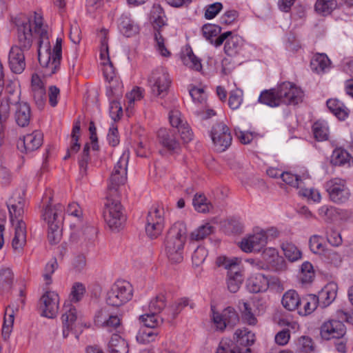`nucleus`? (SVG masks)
Returning a JSON list of instances; mask_svg holds the SVG:
<instances>
[{
    "label": "nucleus",
    "mask_w": 353,
    "mask_h": 353,
    "mask_svg": "<svg viewBox=\"0 0 353 353\" xmlns=\"http://www.w3.org/2000/svg\"><path fill=\"white\" fill-rule=\"evenodd\" d=\"M20 90L17 83L8 81L6 83L5 88V94L3 98L8 99L13 105L19 103L20 101Z\"/></svg>",
    "instance_id": "f704fd0d"
},
{
    "label": "nucleus",
    "mask_w": 353,
    "mask_h": 353,
    "mask_svg": "<svg viewBox=\"0 0 353 353\" xmlns=\"http://www.w3.org/2000/svg\"><path fill=\"white\" fill-rule=\"evenodd\" d=\"M212 321L216 328L221 331L226 327H234L239 321V315L232 307L224 309L221 314L213 312Z\"/></svg>",
    "instance_id": "2eb2a0df"
},
{
    "label": "nucleus",
    "mask_w": 353,
    "mask_h": 353,
    "mask_svg": "<svg viewBox=\"0 0 353 353\" xmlns=\"http://www.w3.org/2000/svg\"><path fill=\"white\" fill-rule=\"evenodd\" d=\"M345 333L346 327L344 323L340 321L333 320L332 318L325 321L320 329L321 336L325 340L340 339L343 337Z\"/></svg>",
    "instance_id": "dca6fc26"
},
{
    "label": "nucleus",
    "mask_w": 353,
    "mask_h": 353,
    "mask_svg": "<svg viewBox=\"0 0 353 353\" xmlns=\"http://www.w3.org/2000/svg\"><path fill=\"white\" fill-rule=\"evenodd\" d=\"M16 106L14 119L19 126L26 127L28 125L31 118V110L26 102H19L14 104Z\"/></svg>",
    "instance_id": "cd10ccee"
},
{
    "label": "nucleus",
    "mask_w": 353,
    "mask_h": 353,
    "mask_svg": "<svg viewBox=\"0 0 353 353\" xmlns=\"http://www.w3.org/2000/svg\"><path fill=\"white\" fill-rule=\"evenodd\" d=\"M234 339L238 347H250L255 341V335L248 329H238L234 332Z\"/></svg>",
    "instance_id": "c756f323"
},
{
    "label": "nucleus",
    "mask_w": 353,
    "mask_h": 353,
    "mask_svg": "<svg viewBox=\"0 0 353 353\" xmlns=\"http://www.w3.org/2000/svg\"><path fill=\"white\" fill-rule=\"evenodd\" d=\"M119 29L126 37H130L138 32L139 28L128 14H123L119 20Z\"/></svg>",
    "instance_id": "c85d7f7f"
},
{
    "label": "nucleus",
    "mask_w": 353,
    "mask_h": 353,
    "mask_svg": "<svg viewBox=\"0 0 353 353\" xmlns=\"http://www.w3.org/2000/svg\"><path fill=\"white\" fill-rule=\"evenodd\" d=\"M18 39L19 46H17L21 48L23 52L28 50L32 46V28L29 19L19 26Z\"/></svg>",
    "instance_id": "b1692460"
},
{
    "label": "nucleus",
    "mask_w": 353,
    "mask_h": 353,
    "mask_svg": "<svg viewBox=\"0 0 353 353\" xmlns=\"http://www.w3.org/2000/svg\"><path fill=\"white\" fill-rule=\"evenodd\" d=\"M85 292V286L81 283H75L70 293V301L77 303L79 301Z\"/></svg>",
    "instance_id": "680f3d73"
},
{
    "label": "nucleus",
    "mask_w": 353,
    "mask_h": 353,
    "mask_svg": "<svg viewBox=\"0 0 353 353\" xmlns=\"http://www.w3.org/2000/svg\"><path fill=\"white\" fill-rule=\"evenodd\" d=\"M43 143V134L39 131H34L26 134L17 143V148H22L26 152H30L37 150Z\"/></svg>",
    "instance_id": "4be33fe9"
},
{
    "label": "nucleus",
    "mask_w": 353,
    "mask_h": 353,
    "mask_svg": "<svg viewBox=\"0 0 353 353\" xmlns=\"http://www.w3.org/2000/svg\"><path fill=\"white\" fill-rule=\"evenodd\" d=\"M101 49H100V58L103 62H111L109 57L108 45L107 39V30L103 29L101 32Z\"/></svg>",
    "instance_id": "5fc2aeb1"
},
{
    "label": "nucleus",
    "mask_w": 353,
    "mask_h": 353,
    "mask_svg": "<svg viewBox=\"0 0 353 353\" xmlns=\"http://www.w3.org/2000/svg\"><path fill=\"white\" fill-rule=\"evenodd\" d=\"M271 231L265 232L260 230L250 235L248 238L243 239L240 243L241 250L245 252L260 251L268 242V234L267 232Z\"/></svg>",
    "instance_id": "4468645a"
},
{
    "label": "nucleus",
    "mask_w": 353,
    "mask_h": 353,
    "mask_svg": "<svg viewBox=\"0 0 353 353\" xmlns=\"http://www.w3.org/2000/svg\"><path fill=\"white\" fill-rule=\"evenodd\" d=\"M207 255V250L204 247L198 246L192 256L194 264L196 266L201 265L205 260Z\"/></svg>",
    "instance_id": "338daca9"
},
{
    "label": "nucleus",
    "mask_w": 353,
    "mask_h": 353,
    "mask_svg": "<svg viewBox=\"0 0 353 353\" xmlns=\"http://www.w3.org/2000/svg\"><path fill=\"white\" fill-rule=\"evenodd\" d=\"M151 19L154 26L161 28L165 25V15L163 8L159 5H154L151 10Z\"/></svg>",
    "instance_id": "de8ad7c7"
},
{
    "label": "nucleus",
    "mask_w": 353,
    "mask_h": 353,
    "mask_svg": "<svg viewBox=\"0 0 353 353\" xmlns=\"http://www.w3.org/2000/svg\"><path fill=\"white\" fill-rule=\"evenodd\" d=\"M216 353H243V350L232 340L225 338L220 341Z\"/></svg>",
    "instance_id": "4c0bfd02"
},
{
    "label": "nucleus",
    "mask_w": 353,
    "mask_h": 353,
    "mask_svg": "<svg viewBox=\"0 0 353 353\" xmlns=\"http://www.w3.org/2000/svg\"><path fill=\"white\" fill-rule=\"evenodd\" d=\"M24 192L15 191L7 202L10 221L14 229V236L12 241V247L17 254H21L26 243V224L22 219L24 212Z\"/></svg>",
    "instance_id": "f03ea898"
},
{
    "label": "nucleus",
    "mask_w": 353,
    "mask_h": 353,
    "mask_svg": "<svg viewBox=\"0 0 353 353\" xmlns=\"http://www.w3.org/2000/svg\"><path fill=\"white\" fill-rule=\"evenodd\" d=\"M243 102V91L240 89L232 90L230 93L228 105L232 110L238 109Z\"/></svg>",
    "instance_id": "864d4df0"
},
{
    "label": "nucleus",
    "mask_w": 353,
    "mask_h": 353,
    "mask_svg": "<svg viewBox=\"0 0 353 353\" xmlns=\"http://www.w3.org/2000/svg\"><path fill=\"white\" fill-rule=\"evenodd\" d=\"M108 350L110 353H128V343L121 336L114 334L108 343Z\"/></svg>",
    "instance_id": "473e14b6"
},
{
    "label": "nucleus",
    "mask_w": 353,
    "mask_h": 353,
    "mask_svg": "<svg viewBox=\"0 0 353 353\" xmlns=\"http://www.w3.org/2000/svg\"><path fill=\"white\" fill-rule=\"evenodd\" d=\"M192 204L196 211L205 213L210 211L212 205L207 202L205 196L203 194H195Z\"/></svg>",
    "instance_id": "8fccbe9b"
},
{
    "label": "nucleus",
    "mask_w": 353,
    "mask_h": 353,
    "mask_svg": "<svg viewBox=\"0 0 353 353\" xmlns=\"http://www.w3.org/2000/svg\"><path fill=\"white\" fill-rule=\"evenodd\" d=\"M210 135L215 150L219 152L225 151L231 145L232 139L230 130L223 123L214 124Z\"/></svg>",
    "instance_id": "9b49d317"
},
{
    "label": "nucleus",
    "mask_w": 353,
    "mask_h": 353,
    "mask_svg": "<svg viewBox=\"0 0 353 353\" xmlns=\"http://www.w3.org/2000/svg\"><path fill=\"white\" fill-rule=\"evenodd\" d=\"M303 92L290 82H284L276 88L261 92L259 101L270 107L281 104L295 105L301 101Z\"/></svg>",
    "instance_id": "7ed1b4c3"
},
{
    "label": "nucleus",
    "mask_w": 353,
    "mask_h": 353,
    "mask_svg": "<svg viewBox=\"0 0 353 353\" xmlns=\"http://www.w3.org/2000/svg\"><path fill=\"white\" fill-rule=\"evenodd\" d=\"M213 230L214 228L210 223L202 225L191 233V239L195 241L203 240L210 235Z\"/></svg>",
    "instance_id": "09e8293b"
},
{
    "label": "nucleus",
    "mask_w": 353,
    "mask_h": 353,
    "mask_svg": "<svg viewBox=\"0 0 353 353\" xmlns=\"http://www.w3.org/2000/svg\"><path fill=\"white\" fill-rule=\"evenodd\" d=\"M122 210V205L119 201L108 197L103 216L112 230H119L123 226L125 217Z\"/></svg>",
    "instance_id": "6e6552de"
},
{
    "label": "nucleus",
    "mask_w": 353,
    "mask_h": 353,
    "mask_svg": "<svg viewBox=\"0 0 353 353\" xmlns=\"http://www.w3.org/2000/svg\"><path fill=\"white\" fill-rule=\"evenodd\" d=\"M157 139L159 143L169 152H177L180 149L176 130L161 128L157 132Z\"/></svg>",
    "instance_id": "6ab92c4d"
},
{
    "label": "nucleus",
    "mask_w": 353,
    "mask_h": 353,
    "mask_svg": "<svg viewBox=\"0 0 353 353\" xmlns=\"http://www.w3.org/2000/svg\"><path fill=\"white\" fill-rule=\"evenodd\" d=\"M190 306L191 309L194 307V303L187 298H182L172 307V318L174 319L181 312L183 308Z\"/></svg>",
    "instance_id": "774afa93"
},
{
    "label": "nucleus",
    "mask_w": 353,
    "mask_h": 353,
    "mask_svg": "<svg viewBox=\"0 0 353 353\" xmlns=\"http://www.w3.org/2000/svg\"><path fill=\"white\" fill-rule=\"evenodd\" d=\"M64 216V207L61 204H57L52 206L48 204L42 214V216L45 221L47 222L48 226L54 225H62Z\"/></svg>",
    "instance_id": "412c9836"
},
{
    "label": "nucleus",
    "mask_w": 353,
    "mask_h": 353,
    "mask_svg": "<svg viewBox=\"0 0 353 353\" xmlns=\"http://www.w3.org/2000/svg\"><path fill=\"white\" fill-rule=\"evenodd\" d=\"M95 323L111 330L119 327L121 320L117 315L114 314L109 307L105 306L98 310L94 316Z\"/></svg>",
    "instance_id": "a211bd4d"
},
{
    "label": "nucleus",
    "mask_w": 353,
    "mask_h": 353,
    "mask_svg": "<svg viewBox=\"0 0 353 353\" xmlns=\"http://www.w3.org/2000/svg\"><path fill=\"white\" fill-rule=\"evenodd\" d=\"M63 313L61 316L63 323V337L67 338L70 331L72 330L74 325L77 319L76 308L69 302H65L63 308Z\"/></svg>",
    "instance_id": "aec40b11"
},
{
    "label": "nucleus",
    "mask_w": 353,
    "mask_h": 353,
    "mask_svg": "<svg viewBox=\"0 0 353 353\" xmlns=\"http://www.w3.org/2000/svg\"><path fill=\"white\" fill-rule=\"evenodd\" d=\"M281 178L285 183L292 187L301 188L303 179L298 175L289 172H283L281 174Z\"/></svg>",
    "instance_id": "6e6d98bb"
},
{
    "label": "nucleus",
    "mask_w": 353,
    "mask_h": 353,
    "mask_svg": "<svg viewBox=\"0 0 353 353\" xmlns=\"http://www.w3.org/2000/svg\"><path fill=\"white\" fill-rule=\"evenodd\" d=\"M59 295L54 292H46L41 298V309L43 316L54 318L59 310Z\"/></svg>",
    "instance_id": "f3484780"
},
{
    "label": "nucleus",
    "mask_w": 353,
    "mask_h": 353,
    "mask_svg": "<svg viewBox=\"0 0 353 353\" xmlns=\"http://www.w3.org/2000/svg\"><path fill=\"white\" fill-rule=\"evenodd\" d=\"M80 121H77L72 128L71 134L70 146L67 149L65 156L63 157L64 160L69 159L72 154H76L80 149L81 145L79 143V134L80 132Z\"/></svg>",
    "instance_id": "2f4dec72"
},
{
    "label": "nucleus",
    "mask_w": 353,
    "mask_h": 353,
    "mask_svg": "<svg viewBox=\"0 0 353 353\" xmlns=\"http://www.w3.org/2000/svg\"><path fill=\"white\" fill-rule=\"evenodd\" d=\"M322 256L324 257L328 263L336 267L339 266L343 261L342 255L332 249L327 248Z\"/></svg>",
    "instance_id": "bf43d9fd"
},
{
    "label": "nucleus",
    "mask_w": 353,
    "mask_h": 353,
    "mask_svg": "<svg viewBox=\"0 0 353 353\" xmlns=\"http://www.w3.org/2000/svg\"><path fill=\"white\" fill-rule=\"evenodd\" d=\"M14 282V274L10 268H0V290H9Z\"/></svg>",
    "instance_id": "c9c22d12"
},
{
    "label": "nucleus",
    "mask_w": 353,
    "mask_h": 353,
    "mask_svg": "<svg viewBox=\"0 0 353 353\" xmlns=\"http://www.w3.org/2000/svg\"><path fill=\"white\" fill-rule=\"evenodd\" d=\"M216 264L219 267H223L227 270L226 283L228 290L232 293L236 292L243 281L239 259L219 256L216 259Z\"/></svg>",
    "instance_id": "39448f33"
},
{
    "label": "nucleus",
    "mask_w": 353,
    "mask_h": 353,
    "mask_svg": "<svg viewBox=\"0 0 353 353\" xmlns=\"http://www.w3.org/2000/svg\"><path fill=\"white\" fill-rule=\"evenodd\" d=\"M202 31L205 38L214 45L215 39L219 37L221 28L215 24H206L203 26Z\"/></svg>",
    "instance_id": "c03bdc74"
},
{
    "label": "nucleus",
    "mask_w": 353,
    "mask_h": 353,
    "mask_svg": "<svg viewBox=\"0 0 353 353\" xmlns=\"http://www.w3.org/2000/svg\"><path fill=\"white\" fill-rule=\"evenodd\" d=\"M301 270L303 274V276L301 278L303 282H311L314 276L313 266L312 263L308 261L304 262L301 266Z\"/></svg>",
    "instance_id": "69168bd1"
},
{
    "label": "nucleus",
    "mask_w": 353,
    "mask_h": 353,
    "mask_svg": "<svg viewBox=\"0 0 353 353\" xmlns=\"http://www.w3.org/2000/svg\"><path fill=\"white\" fill-rule=\"evenodd\" d=\"M331 61L324 53H316L313 56L310 61L311 70L318 74H323L327 72L331 68Z\"/></svg>",
    "instance_id": "bb28decb"
},
{
    "label": "nucleus",
    "mask_w": 353,
    "mask_h": 353,
    "mask_svg": "<svg viewBox=\"0 0 353 353\" xmlns=\"http://www.w3.org/2000/svg\"><path fill=\"white\" fill-rule=\"evenodd\" d=\"M282 304L285 309L293 311L301 304V299L295 290H291L283 294Z\"/></svg>",
    "instance_id": "72a5a7b5"
},
{
    "label": "nucleus",
    "mask_w": 353,
    "mask_h": 353,
    "mask_svg": "<svg viewBox=\"0 0 353 353\" xmlns=\"http://www.w3.org/2000/svg\"><path fill=\"white\" fill-rule=\"evenodd\" d=\"M183 61L185 65L194 70L200 71L202 68L201 60L194 54L191 50L183 57Z\"/></svg>",
    "instance_id": "603ef678"
},
{
    "label": "nucleus",
    "mask_w": 353,
    "mask_h": 353,
    "mask_svg": "<svg viewBox=\"0 0 353 353\" xmlns=\"http://www.w3.org/2000/svg\"><path fill=\"white\" fill-rule=\"evenodd\" d=\"M164 208L157 204L150 209L147 216L145 232L150 239L157 238L164 228Z\"/></svg>",
    "instance_id": "1a4fd4ad"
},
{
    "label": "nucleus",
    "mask_w": 353,
    "mask_h": 353,
    "mask_svg": "<svg viewBox=\"0 0 353 353\" xmlns=\"http://www.w3.org/2000/svg\"><path fill=\"white\" fill-rule=\"evenodd\" d=\"M34 32L39 36L38 59L40 65L46 68V75L54 74L59 68L61 59L62 39L57 38L52 51L50 50L48 32L43 26L41 17L34 12Z\"/></svg>",
    "instance_id": "f257e3e1"
},
{
    "label": "nucleus",
    "mask_w": 353,
    "mask_h": 353,
    "mask_svg": "<svg viewBox=\"0 0 353 353\" xmlns=\"http://www.w3.org/2000/svg\"><path fill=\"white\" fill-rule=\"evenodd\" d=\"M97 234V230L92 226H86L81 232L79 242L81 245L88 247L91 245Z\"/></svg>",
    "instance_id": "a18cd8bd"
},
{
    "label": "nucleus",
    "mask_w": 353,
    "mask_h": 353,
    "mask_svg": "<svg viewBox=\"0 0 353 353\" xmlns=\"http://www.w3.org/2000/svg\"><path fill=\"white\" fill-rule=\"evenodd\" d=\"M154 40L156 42L157 50L163 57L170 55V52L165 46V40L159 30L154 32Z\"/></svg>",
    "instance_id": "e2e57ef3"
},
{
    "label": "nucleus",
    "mask_w": 353,
    "mask_h": 353,
    "mask_svg": "<svg viewBox=\"0 0 353 353\" xmlns=\"http://www.w3.org/2000/svg\"><path fill=\"white\" fill-rule=\"evenodd\" d=\"M12 105L10 100L3 98L0 103V125H2L10 117V106Z\"/></svg>",
    "instance_id": "0e129e2a"
},
{
    "label": "nucleus",
    "mask_w": 353,
    "mask_h": 353,
    "mask_svg": "<svg viewBox=\"0 0 353 353\" xmlns=\"http://www.w3.org/2000/svg\"><path fill=\"white\" fill-rule=\"evenodd\" d=\"M312 131L317 141H323L328 139L329 128L327 122L325 121L315 122L312 126Z\"/></svg>",
    "instance_id": "e433bc0d"
},
{
    "label": "nucleus",
    "mask_w": 353,
    "mask_h": 353,
    "mask_svg": "<svg viewBox=\"0 0 353 353\" xmlns=\"http://www.w3.org/2000/svg\"><path fill=\"white\" fill-rule=\"evenodd\" d=\"M282 249L285 256L291 262L296 261L301 258V252L294 244H283Z\"/></svg>",
    "instance_id": "49530a36"
},
{
    "label": "nucleus",
    "mask_w": 353,
    "mask_h": 353,
    "mask_svg": "<svg viewBox=\"0 0 353 353\" xmlns=\"http://www.w3.org/2000/svg\"><path fill=\"white\" fill-rule=\"evenodd\" d=\"M151 93L156 97H164L171 84V79L167 70L160 67L154 70L148 78Z\"/></svg>",
    "instance_id": "0eeeda50"
},
{
    "label": "nucleus",
    "mask_w": 353,
    "mask_h": 353,
    "mask_svg": "<svg viewBox=\"0 0 353 353\" xmlns=\"http://www.w3.org/2000/svg\"><path fill=\"white\" fill-rule=\"evenodd\" d=\"M337 6L336 0H316L315 10L323 15L330 14Z\"/></svg>",
    "instance_id": "58836bf2"
},
{
    "label": "nucleus",
    "mask_w": 353,
    "mask_h": 353,
    "mask_svg": "<svg viewBox=\"0 0 353 353\" xmlns=\"http://www.w3.org/2000/svg\"><path fill=\"white\" fill-rule=\"evenodd\" d=\"M128 158V154L124 152L114 167L108 185V190L112 194L116 192L119 187L124 184L127 180Z\"/></svg>",
    "instance_id": "9d476101"
},
{
    "label": "nucleus",
    "mask_w": 353,
    "mask_h": 353,
    "mask_svg": "<svg viewBox=\"0 0 353 353\" xmlns=\"http://www.w3.org/2000/svg\"><path fill=\"white\" fill-rule=\"evenodd\" d=\"M8 63L10 70L16 74H21L26 68L25 55L21 48L13 46L9 53Z\"/></svg>",
    "instance_id": "5701e85b"
},
{
    "label": "nucleus",
    "mask_w": 353,
    "mask_h": 353,
    "mask_svg": "<svg viewBox=\"0 0 353 353\" xmlns=\"http://www.w3.org/2000/svg\"><path fill=\"white\" fill-rule=\"evenodd\" d=\"M139 320L143 323V327L150 329H154L162 324L163 319L152 312L146 313L141 315Z\"/></svg>",
    "instance_id": "ea45409f"
},
{
    "label": "nucleus",
    "mask_w": 353,
    "mask_h": 353,
    "mask_svg": "<svg viewBox=\"0 0 353 353\" xmlns=\"http://www.w3.org/2000/svg\"><path fill=\"white\" fill-rule=\"evenodd\" d=\"M309 246L310 250L314 254H319L321 256L327 249L325 248V245L323 243V239L322 236L316 234L310 236L309 239Z\"/></svg>",
    "instance_id": "a19ab883"
},
{
    "label": "nucleus",
    "mask_w": 353,
    "mask_h": 353,
    "mask_svg": "<svg viewBox=\"0 0 353 353\" xmlns=\"http://www.w3.org/2000/svg\"><path fill=\"white\" fill-rule=\"evenodd\" d=\"M327 106L339 120L344 121L349 114V110L340 101L336 99H330L327 101Z\"/></svg>",
    "instance_id": "7c9ffc66"
},
{
    "label": "nucleus",
    "mask_w": 353,
    "mask_h": 353,
    "mask_svg": "<svg viewBox=\"0 0 353 353\" xmlns=\"http://www.w3.org/2000/svg\"><path fill=\"white\" fill-rule=\"evenodd\" d=\"M61 225L48 226V239L51 244L58 243L61 238Z\"/></svg>",
    "instance_id": "4d7b16f0"
},
{
    "label": "nucleus",
    "mask_w": 353,
    "mask_h": 353,
    "mask_svg": "<svg viewBox=\"0 0 353 353\" xmlns=\"http://www.w3.org/2000/svg\"><path fill=\"white\" fill-rule=\"evenodd\" d=\"M269 288V280L263 274H252L247 281V288L252 293L265 292Z\"/></svg>",
    "instance_id": "a878e982"
},
{
    "label": "nucleus",
    "mask_w": 353,
    "mask_h": 353,
    "mask_svg": "<svg viewBox=\"0 0 353 353\" xmlns=\"http://www.w3.org/2000/svg\"><path fill=\"white\" fill-rule=\"evenodd\" d=\"M157 335L158 332L153 329L141 327L139 330L136 338L139 343L142 344H147L154 341Z\"/></svg>",
    "instance_id": "37998d69"
},
{
    "label": "nucleus",
    "mask_w": 353,
    "mask_h": 353,
    "mask_svg": "<svg viewBox=\"0 0 353 353\" xmlns=\"http://www.w3.org/2000/svg\"><path fill=\"white\" fill-rule=\"evenodd\" d=\"M337 292V285L335 283H330L319 292L316 297L318 298L319 306L326 307L330 305L336 299Z\"/></svg>",
    "instance_id": "393cba45"
},
{
    "label": "nucleus",
    "mask_w": 353,
    "mask_h": 353,
    "mask_svg": "<svg viewBox=\"0 0 353 353\" xmlns=\"http://www.w3.org/2000/svg\"><path fill=\"white\" fill-rule=\"evenodd\" d=\"M187 229L183 222L174 223L168 232L164 241V252L172 263H181L183 259V248Z\"/></svg>",
    "instance_id": "20e7f679"
},
{
    "label": "nucleus",
    "mask_w": 353,
    "mask_h": 353,
    "mask_svg": "<svg viewBox=\"0 0 353 353\" xmlns=\"http://www.w3.org/2000/svg\"><path fill=\"white\" fill-rule=\"evenodd\" d=\"M297 345L299 350L302 352L311 353L314 350V342L309 336H303L300 337Z\"/></svg>",
    "instance_id": "13d9d810"
},
{
    "label": "nucleus",
    "mask_w": 353,
    "mask_h": 353,
    "mask_svg": "<svg viewBox=\"0 0 353 353\" xmlns=\"http://www.w3.org/2000/svg\"><path fill=\"white\" fill-rule=\"evenodd\" d=\"M165 306V298L163 294H158L154 299H152L149 303V310L150 312L158 315Z\"/></svg>",
    "instance_id": "3c124183"
},
{
    "label": "nucleus",
    "mask_w": 353,
    "mask_h": 353,
    "mask_svg": "<svg viewBox=\"0 0 353 353\" xmlns=\"http://www.w3.org/2000/svg\"><path fill=\"white\" fill-rule=\"evenodd\" d=\"M225 42L224 52L228 56H234L237 54L243 43L242 38L234 34L231 31H227L220 34L215 39L214 46L219 47Z\"/></svg>",
    "instance_id": "ddd939ff"
},
{
    "label": "nucleus",
    "mask_w": 353,
    "mask_h": 353,
    "mask_svg": "<svg viewBox=\"0 0 353 353\" xmlns=\"http://www.w3.org/2000/svg\"><path fill=\"white\" fill-rule=\"evenodd\" d=\"M326 188L331 201L336 203H344L350 198V190L343 179L335 178L329 181Z\"/></svg>",
    "instance_id": "f8f14e48"
},
{
    "label": "nucleus",
    "mask_w": 353,
    "mask_h": 353,
    "mask_svg": "<svg viewBox=\"0 0 353 353\" xmlns=\"http://www.w3.org/2000/svg\"><path fill=\"white\" fill-rule=\"evenodd\" d=\"M301 303H303L305 314L312 313L319 305L318 298L314 294H310L307 298L301 300Z\"/></svg>",
    "instance_id": "052dcab7"
},
{
    "label": "nucleus",
    "mask_w": 353,
    "mask_h": 353,
    "mask_svg": "<svg viewBox=\"0 0 353 353\" xmlns=\"http://www.w3.org/2000/svg\"><path fill=\"white\" fill-rule=\"evenodd\" d=\"M350 154L342 148L335 149L331 156V163L334 165H342L350 162Z\"/></svg>",
    "instance_id": "79ce46f5"
},
{
    "label": "nucleus",
    "mask_w": 353,
    "mask_h": 353,
    "mask_svg": "<svg viewBox=\"0 0 353 353\" xmlns=\"http://www.w3.org/2000/svg\"><path fill=\"white\" fill-rule=\"evenodd\" d=\"M133 288L126 281H117L107 292L106 303L108 305L119 307L132 298Z\"/></svg>",
    "instance_id": "423d86ee"
}]
</instances>
